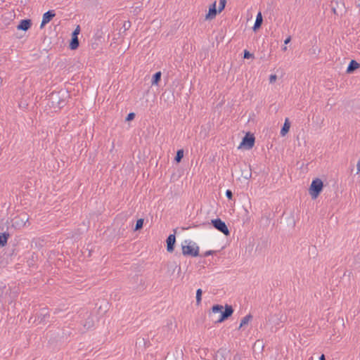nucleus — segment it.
Returning a JSON list of instances; mask_svg holds the SVG:
<instances>
[{
  "mask_svg": "<svg viewBox=\"0 0 360 360\" xmlns=\"http://www.w3.org/2000/svg\"><path fill=\"white\" fill-rule=\"evenodd\" d=\"M36 316L39 323H46L47 319L50 317L49 309L46 307L40 309L39 311L36 313Z\"/></svg>",
  "mask_w": 360,
  "mask_h": 360,
  "instance_id": "6e6552de",
  "label": "nucleus"
},
{
  "mask_svg": "<svg viewBox=\"0 0 360 360\" xmlns=\"http://www.w3.org/2000/svg\"><path fill=\"white\" fill-rule=\"evenodd\" d=\"M227 352L226 349H219L215 355V360H226Z\"/></svg>",
  "mask_w": 360,
  "mask_h": 360,
  "instance_id": "a211bd4d",
  "label": "nucleus"
},
{
  "mask_svg": "<svg viewBox=\"0 0 360 360\" xmlns=\"http://www.w3.org/2000/svg\"><path fill=\"white\" fill-rule=\"evenodd\" d=\"M9 237L10 234L8 232L0 233V248L6 245Z\"/></svg>",
  "mask_w": 360,
  "mask_h": 360,
  "instance_id": "f3484780",
  "label": "nucleus"
},
{
  "mask_svg": "<svg viewBox=\"0 0 360 360\" xmlns=\"http://www.w3.org/2000/svg\"><path fill=\"white\" fill-rule=\"evenodd\" d=\"M290 41H291V37H290V36H289V37H288L285 39V41H284V44H288V43H290Z\"/></svg>",
  "mask_w": 360,
  "mask_h": 360,
  "instance_id": "72a5a7b5",
  "label": "nucleus"
},
{
  "mask_svg": "<svg viewBox=\"0 0 360 360\" xmlns=\"http://www.w3.org/2000/svg\"><path fill=\"white\" fill-rule=\"evenodd\" d=\"M290 128V122L288 118L285 120L284 124L281 129L280 134L282 136H285L289 131Z\"/></svg>",
  "mask_w": 360,
  "mask_h": 360,
  "instance_id": "dca6fc26",
  "label": "nucleus"
},
{
  "mask_svg": "<svg viewBox=\"0 0 360 360\" xmlns=\"http://www.w3.org/2000/svg\"><path fill=\"white\" fill-rule=\"evenodd\" d=\"M233 311V307L229 304H226L224 307L220 304H214L212 307V311L213 313H220V317L215 321L216 323H221L228 319L231 316Z\"/></svg>",
  "mask_w": 360,
  "mask_h": 360,
  "instance_id": "f03ea898",
  "label": "nucleus"
},
{
  "mask_svg": "<svg viewBox=\"0 0 360 360\" xmlns=\"http://www.w3.org/2000/svg\"><path fill=\"white\" fill-rule=\"evenodd\" d=\"M226 196L229 200H232L233 193L231 190L228 189L226 191Z\"/></svg>",
  "mask_w": 360,
  "mask_h": 360,
  "instance_id": "c85d7f7f",
  "label": "nucleus"
},
{
  "mask_svg": "<svg viewBox=\"0 0 360 360\" xmlns=\"http://www.w3.org/2000/svg\"><path fill=\"white\" fill-rule=\"evenodd\" d=\"M360 68V63H357L355 60H352L347 68L346 72L348 74L353 73L356 70Z\"/></svg>",
  "mask_w": 360,
  "mask_h": 360,
  "instance_id": "4468645a",
  "label": "nucleus"
},
{
  "mask_svg": "<svg viewBox=\"0 0 360 360\" xmlns=\"http://www.w3.org/2000/svg\"><path fill=\"white\" fill-rule=\"evenodd\" d=\"M218 10H217V2L214 1L209 7V11L205 15L206 20H212L217 15Z\"/></svg>",
  "mask_w": 360,
  "mask_h": 360,
  "instance_id": "9b49d317",
  "label": "nucleus"
},
{
  "mask_svg": "<svg viewBox=\"0 0 360 360\" xmlns=\"http://www.w3.org/2000/svg\"><path fill=\"white\" fill-rule=\"evenodd\" d=\"M323 188V182L319 178L312 180L309 188V193L313 200H316L321 194Z\"/></svg>",
  "mask_w": 360,
  "mask_h": 360,
  "instance_id": "20e7f679",
  "label": "nucleus"
},
{
  "mask_svg": "<svg viewBox=\"0 0 360 360\" xmlns=\"http://www.w3.org/2000/svg\"><path fill=\"white\" fill-rule=\"evenodd\" d=\"M252 319V316L250 314L244 316L240 321L239 328L248 323V322Z\"/></svg>",
  "mask_w": 360,
  "mask_h": 360,
  "instance_id": "412c9836",
  "label": "nucleus"
},
{
  "mask_svg": "<svg viewBox=\"0 0 360 360\" xmlns=\"http://www.w3.org/2000/svg\"><path fill=\"white\" fill-rule=\"evenodd\" d=\"M277 79V76L276 75H271L270 77H269V82L270 83H274L276 81Z\"/></svg>",
  "mask_w": 360,
  "mask_h": 360,
  "instance_id": "c756f323",
  "label": "nucleus"
},
{
  "mask_svg": "<svg viewBox=\"0 0 360 360\" xmlns=\"http://www.w3.org/2000/svg\"><path fill=\"white\" fill-rule=\"evenodd\" d=\"M226 4V0H219L218 12L221 13L225 8Z\"/></svg>",
  "mask_w": 360,
  "mask_h": 360,
  "instance_id": "b1692460",
  "label": "nucleus"
},
{
  "mask_svg": "<svg viewBox=\"0 0 360 360\" xmlns=\"http://www.w3.org/2000/svg\"><path fill=\"white\" fill-rule=\"evenodd\" d=\"M250 171H251V169H249V172H247L246 175H243V176L245 179H250V178L251 177V175H252V174H251V172H250Z\"/></svg>",
  "mask_w": 360,
  "mask_h": 360,
  "instance_id": "2f4dec72",
  "label": "nucleus"
},
{
  "mask_svg": "<svg viewBox=\"0 0 360 360\" xmlns=\"http://www.w3.org/2000/svg\"><path fill=\"white\" fill-rule=\"evenodd\" d=\"M211 224L214 229L221 232L226 236H229L230 235V231L228 226H226V223L224 221H222L220 218L212 219Z\"/></svg>",
  "mask_w": 360,
  "mask_h": 360,
  "instance_id": "39448f33",
  "label": "nucleus"
},
{
  "mask_svg": "<svg viewBox=\"0 0 360 360\" xmlns=\"http://www.w3.org/2000/svg\"><path fill=\"white\" fill-rule=\"evenodd\" d=\"M243 58H246V59H249V58H254V55L252 53H251L248 50H244L243 51Z\"/></svg>",
  "mask_w": 360,
  "mask_h": 360,
  "instance_id": "393cba45",
  "label": "nucleus"
},
{
  "mask_svg": "<svg viewBox=\"0 0 360 360\" xmlns=\"http://www.w3.org/2000/svg\"><path fill=\"white\" fill-rule=\"evenodd\" d=\"M161 76H162V74H161L160 71L155 72L152 77V79H151L152 85H158L161 80Z\"/></svg>",
  "mask_w": 360,
  "mask_h": 360,
  "instance_id": "6ab92c4d",
  "label": "nucleus"
},
{
  "mask_svg": "<svg viewBox=\"0 0 360 360\" xmlns=\"http://www.w3.org/2000/svg\"><path fill=\"white\" fill-rule=\"evenodd\" d=\"M282 50H283V51H285L287 50V47H286V46L283 47V48H282Z\"/></svg>",
  "mask_w": 360,
  "mask_h": 360,
  "instance_id": "c9c22d12",
  "label": "nucleus"
},
{
  "mask_svg": "<svg viewBox=\"0 0 360 360\" xmlns=\"http://www.w3.org/2000/svg\"><path fill=\"white\" fill-rule=\"evenodd\" d=\"M176 231L174 230V233L173 234H170L167 240V251L168 252H172L174 250L175 244H176V236H175Z\"/></svg>",
  "mask_w": 360,
  "mask_h": 360,
  "instance_id": "9d476101",
  "label": "nucleus"
},
{
  "mask_svg": "<svg viewBox=\"0 0 360 360\" xmlns=\"http://www.w3.org/2000/svg\"><path fill=\"white\" fill-rule=\"evenodd\" d=\"M333 13H334L335 14H337V13H336V10H335V8H333Z\"/></svg>",
  "mask_w": 360,
  "mask_h": 360,
  "instance_id": "e433bc0d",
  "label": "nucleus"
},
{
  "mask_svg": "<svg viewBox=\"0 0 360 360\" xmlns=\"http://www.w3.org/2000/svg\"><path fill=\"white\" fill-rule=\"evenodd\" d=\"M80 32V27L77 25L75 30L72 32L71 39L69 44V48L70 50H76L79 46V41L78 39V35Z\"/></svg>",
  "mask_w": 360,
  "mask_h": 360,
  "instance_id": "0eeeda50",
  "label": "nucleus"
},
{
  "mask_svg": "<svg viewBox=\"0 0 360 360\" xmlns=\"http://www.w3.org/2000/svg\"><path fill=\"white\" fill-rule=\"evenodd\" d=\"M319 360H326V357L324 354H321L319 357Z\"/></svg>",
  "mask_w": 360,
  "mask_h": 360,
  "instance_id": "f704fd0d",
  "label": "nucleus"
},
{
  "mask_svg": "<svg viewBox=\"0 0 360 360\" xmlns=\"http://www.w3.org/2000/svg\"><path fill=\"white\" fill-rule=\"evenodd\" d=\"M93 320L89 317L86 320L85 323L83 324L85 328H89L92 326Z\"/></svg>",
  "mask_w": 360,
  "mask_h": 360,
  "instance_id": "a878e982",
  "label": "nucleus"
},
{
  "mask_svg": "<svg viewBox=\"0 0 360 360\" xmlns=\"http://www.w3.org/2000/svg\"><path fill=\"white\" fill-rule=\"evenodd\" d=\"M131 27V22L129 20H127L124 22L122 28L124 31L128 30Z\"/></svg>",
  "mask_w": 360,
  "mask_h": 360,
  "instance_id": "bb28decb",
  "label": "nucleus"
},
{
  "mask_svg": "<svg viewBox=\"0 0 360 360\" xmlns=\"http://www.w3.org/2000/svg\"><path fill=\"white\" fill-rule=\"evenodd\" d=\"M214 252L213 250H208V251H206L202 256L203 257H207L209 255H212Z\"/></svg>",
  "mask_w": 360,
  "mask_h": 360,
  "instance_id": "473e14b6",
  "label": "nucleus"
},
{
  "mask_svg": "<svg viewBox=\"0 0 360 360\" xmlns=\"http://www.w3.org/2000/svg\"><path fill=\"white\" fill-rule=\"evenodd\" d=\"M202 295V290L200 288L198 289L196 291V297H195L197 305H199L201 303Z\"/></svg>",
  "mask_w": 360,
  "mask_h": 360,
  "instance_id": "5701e85b",
  "label": "nucleus"
},
{
  "mask_svg": "<svg viewBox=\"0 0 360 360\" xmlns=\"http://www.w3.org/2000/svg\"><path fill=\"white\" fill-rule=\"evenodd\" d=\"M36 321H38L37 320V316L35 315L34 316H31L29 319V322L31 323H35Z\"/></svg>",
  "mask_w": 360,
  "mask_h": 360,
  "instance_id": "7c9ffc66",
  "label": "nucleus"
},
{
  "mask_svg": "<svg viewBox=\"0 0 360 360\" xmlns=\"http://www.w3.org/2000/svg\"><path fill=\"white\" fill-rule=\"evenodd\" d=\"M263 23V17L261 12H259L256 17V20L255 22L254 26L252 27V30L255 32L259 30Z\"/></svg>",
  "mask_w": 360,
  "mask_h": 360,
  "instance_id": "2eb2a0df",
  "label": "nucleus"
},
{
  "mask_svg": "<svg viewBox=\"0 0 360 360\" xmlns=\"http://www.w3.org/2000/svg\"><path fill=\"white\" fill-rule=\"evenodd\" d=\"M144 219H139L136 221L135 227L134 229V231H139L141 230L143 228V226Z\"/></svg>",
  "mask_w": 360,
  "mask_h": 360,
  "instance_id": "4be33fe9",
  "label": "nucleus"
},
{
  "mask_svg": "<svg viewBox=\"0 0 360 360\" xmlns=\"http://www.w3.org/2000/svg\"><path fill=\"white\" fill-rule=\"evenodd\" d=\"M135 116H136V115H135V113H134V112H129V113L127 115V116L126 117L125 120H126V121H128V122H129V121H131V120H133L135 118Z\"/></svg>",
  "mask_w": 360,
  "mask_h": 360,
  "instance_id": "cd10ccee",
  "label": "nucleus"
},
{
  "mask_svg": "<svg viewBox=\"0 0 360 360\" xmlns=\"http://www.w3.org/2000/svg\"><path fill=\"white\" fill-rule=\"evenodd\" d=\"M32 20L30 19L21 20L17 26V29L19 30L27 31L32 26Z\"/></svg>",
  "mask_w": 360,
  "mask_h": 360,
  "instance_id": "ddd939ff",
  "label": "nucleus"
},
{
  "mask_svg": "<svg viewBox=\"0 0 360 360\" xmlns=\"http://www.w3.org/2000/svg\"><path fill=\"white\" fill-rule=\"evenodd\" d=\"M182 254L186 257H195L199 256V247L195 243L186 240L181 245Z\"/></svg>",
  "mask_w": 360,
  "mask_h": 360,
  "instance_id": "7ed1b4c3",
  "label": "nucleus"
},
{
  "mask_svg": "<svg viewBox=\"0 0 360 360\" xmlns=\"http://www.w3.org/2000/svg\"><path fill=\"white\" fill-rule=\"evenodd\" d=\"M70 95L68 91H60L51 93L46 98V105L55 111L62 109L68 103Z\"/></svg>",
  "mask_w": 360,
  "mask_h": 360,
  "instance_id": "f257e3e1",
  "label": "nucleus"
},
{
  "mask_svg": "<svg viewBox=\"0 0 360 360\" xmlns=\"http://www.w3.org/2000/svg\"><path fill=\"white\" fill-rule=\"evenodd\" d=\"M255 142V138L254 135L248 132L243 138L239 148L243 147L247 150H250L254 146Z\"/></svg>",
  "mask_w": 360,
  "mask_h": 360,
  "instance_id": "423d86ee",
  "label": "nucleus"
},
{
  "mask_svg": "<svg viewBox=\"0 0 360 360\" xmlns=\"http://www.w3.org/2000/svg\"><path fill=\"white\" fill-rule=\"evenodd\" d=\"M184 158V150L183 149H179L176 151V156L174 158V160L176 163L181 162Z\"/></svg>",
  "mask_w": 360,
  "mask_h": 360,
  "instance_id": "aec40b11",
  "label": "nucleus"
},
{
  "mask_svg": "<svg viewBox=\"0 0 360 360\" xmlns=\"http://www.w3.org/2000/svg\"><path fill=\"white\" fill-rule=\"evenodd\" d=\"M285 320L286 317L281 313L271 316L269 319V321L273 322L276 326H278L280 323L284 322Z\"/></svg>",
  "mask_w": 360,
  "mask_h": 360,
  "instance_id": "f8f14e48",
  "label": "nucleus"
},
{
  "mask_svg": "<svg viewBox=\"0 0 360 360\" xmlns=\"http://www.w3.org/2000/svg\"><path fill=\"white\" fill-rule=\"evenodd\" d=\"M56 16L54 10H49L47 12L43 14L42 20L40 25V29L44 27L52 19Z\"/></svg>",
  "mask_w": 360,
  "mask_h": 360,
  "instance_id": "1a4fd4ad",
  "label": "nucleus"
}]
</instances>
